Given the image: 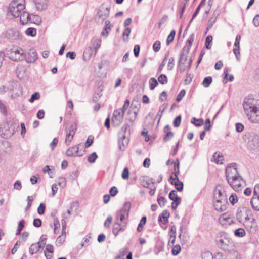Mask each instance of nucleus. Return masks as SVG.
<instances>
[{
  "label": "nucleus",
  "mask_w": 259,
  "mask_h": 259,
  "mask_svg": "<svg viewBox=\"0 0 259 259\" xmlns=\"http://www.w3.org/2000/svg\"><path fill=\"white\" fill-rule=\"evenodd\" d=\"M101 44V40H100L99 39H96L93 40V46L94 49L95 54H96V53L97 51V50L100 47Z\"/></svg>",
  "instance_id": "obj_47"
},
{
  "label": "nucleus",
  "mask_w": 259,
  "mask_h": 259,
  "mask_svg": "<svg viewBox=\"0 0 259 259\" xmlns=\"http://www.w3.org/2000/svg\"><path fill=\"white\" fill-rule=\"evenodd\" d=\"M229 201L232 205H234L238 201L237 196L236 194H232L229 197Z\"/></svg>",
  "instance_id": "obj_63"
},
{
  "label": "nucleus",
  "mask_w": 259,
  "mask_h": 259,
  "mask_svg": "<svg viewBox=\"0 0 259 259\" xmlns=\"http://www.w3.org/2000/svg\"><path fill=\"white\" fill-rule=\"evenodd\" d=\"M169 215L170 213L168 212V211L164 210L158 217V221L159 222H162L163 224H166L168 222V218L169 217Z\"/></svg>",
  "instance_id": "obj_19"
},
{
  "label": "nucleus",
  "mask_w": 259,
  "mask_h": 259,
  "mask_svg": "<svg viewBox=\"0 0 259 259\" xmlns=\"http://www.w3.org/2000/svg\"><path fill=\"white\" fill-rule=\"evenodd\" d=\"M236 215V219H237V221L239 223H242L243 222V219L244 215L243 214V212H242L241 208H238L237 209Z\"/></svg>",
  "instance_id": "obj_43"
},
{
  "label": "nucleus",
  "mask_w": 259,
  "mask_h": 259,
  "mask_svg": "<svg viewBox=\"0 0 259 259\" xmlns=\"http://www.w3.org/2000/svg\"><path fill=\"white\" fill-rule=\"evenodd\" d=\"M131 208V203L130 202H126L123 204L122 208L120 209L119 212L123 213L125 214H126V217H128Z\"/></svg>",
  "instance_id": "obj_29"
},
{
  "label": "nucleus",
  "mask_w": 259,
  "mask_h": 259,
  "mask_svg": "<svg viewBox=\"0 0 259 259\" xmlns=\"http://www.w3.org/2000/svg\"><path fill=\"white\" fill-rule=\"evenodd\" d=\"M226 204H224L223 203H221L220 200H218L217 199H214L213 201V206L214 209L218 211H223L226 209Z\"/></svg>",
  "instance_id": "obj_21"
},
{
  "label": "nucleus",
  "mask_w": 259,
  "mask_h": 259,
  "mask_svg": "<svg viewBox=\"0 0 259 259\" xmlns=\"http://www.w3.org/2000/svg\"><path fill=\"white\" fill-rule=\"evenodd\" d=\"M164 248V244L162 242L160 244L157 245L155 248V253L157 255L159 252L163 251Z\"/></svg>",
  "instance_id": "obj_52"
},
{
  "label": "nucleus",
  "mask_w": 259,
  "mask_h": 259,
  "mask_svg": "<svg viewBox=\"0 0 259 259\" xmlns=\"http://www.w3.org/2000/svg\"><path fill=\"white\" fill-rule=\"evenodd\" d=\"M189 52H187L185 50L182 49L179 54V58L178 60V65L185 64L187 60V54Z\"/></svg>",
  "instance_id": "obj_20"
},
{
  "label": "nucleus",
  "mask_w": 259,
  "mask_h": 259,
  "mask_svg": "<svg viewBox=\"0 0 259 259\" xmlns=\"http://www.w3.org/2000/svg\"><path fill=\"white\" fill-rule=\"evenodd\" d=\"M186 94V91L184 89L182 90L180 93L178 94L176 97V101L177 102H180L183 98L184 97Z\"/></svg>",
  "instance_id": "obj_61"
},
{
  "label": "nucleus",
  "mask_w": 259,
  "mask_h": 259,
  "mask_svg": "<svg viewBox=\"0 0 259 259\" xmlns=\"http://www.w3.org/2000/svg\"><path fill=\"white\" fill-rule=\"evenodd\" d=\"M139 183L141 186L148 188L151 184H154L155 181L153 178H150L147 176H142L139 178Z\"/></svg>",
  "instance_id": "obj_11"
},
{
  "label": "nucleus",
  "mask_w": 259,
  "mask_h": 259,
  "mask_svg": "<svg viewBox=\"0 0 259 259\" xmlns=\"http://www.w3.org/2000/svg\"><path fill=\"white\" fill-rule=\"evenodd\" d=\"M243 226L246 230L251 233H254L257 229V226L255 218L251 220L243 223Z\"/></svg>",
  "instance_id": "obj_10"
},
{
  "label": "nucleus",
  "mask_w": 259,
  "mask_h": 259,
  "mask_svg": "<svg viewBox=\"0 0 259 259\" xmlns=\"http://www.w3.org/2000/svg\"><path fill=\"white\" fill-rule=\"evenodd\" d=\"M93 49L92 47H88L84 52L83 58L85 61H88L92 55Z\"/></svg>",
  "instance_id": "obj_30"
},
{
  "label": "nucleus",
  "mask_w": 259,
  "mask_h": 259,
  "mask_svg": "<svg viewBox=\"0 0 259 259\" xmlns=\"http://www.w3.org/2000/svg\"><path fill=\"white\" fill-rule=\"evenodd\" d=\"M180 163L179 159L177 158L174 162V172H172L174 174V176H175V179H176V180L178 181V175L180 173Z\"/></svg>",
  "instance_id": "obj_32"
},
{
  "label": "nucleus",
  "mask_w": 259,
  "mask_h": 259,
  "mask_svg": "<svg viewBox=\"0 0 259 259\" xmlns=\"http://www.w3.org/2000/svg\"><path fill=\"white\" fill-rule=\"evenodd\" d=\"M220 222L222 224L228 223L230 224L233 222V220L231 215L228 213H223L220 218Z\"/></svg>",
  "instance_id": "obj_22"
},
{
  "label": "nucleus",
  "mask_w": 259,
  "mask_h": 259,
  "mask_svg": "<svg viewBox=\"0 0 259 259\" xmlns=\"http://www.w3.org/2000/svg\"><path fill=\"white\" fill-rule=\"evenodd\" d=\"M93 141H94V137H93L91 135L89 136L88 137L86 142H85V147L88 148V147H90L92 145V144H93Z\"/></svg>",
  "instance_id": "obj_62"
},
{
  "label": "nucleus",
  "mask_w": 259,
  "mask_h": 259,
  "mask_svg": "<svg viewBox=\"0 0 259 259\" xmlns=\"http://www.w3.org/2000/svg\"><path fill=\"white\" fill-rule=\"evenodd\" d=\"M147 217L146 216L142 217L137 228V231L138 232H141L143 230L144 226L145 225Z\"/></svg>",
  "instance_id": "obj_35"
},
{
  "label": "nucleus",
  "mask_w": 259,
  "mask_h": 259,
  "mask_svg": "<svg viewBox=\"0 0 259 259\" xmlns=\"http://www.w3.org/2000/svg\"><path fill=\"white\" fill-rule=\"evenodd\" d=\"M191 122L194 124L197 127L201 126L204 123V121L202 119H197L195 117H193L191 119Z\"/></svg>",
  "instance_id": "obj_36"
},
{
  "label": "nucleus",
  "mask_w": 259,
  "mask_h": 259,
  "mask_svg": "<svg viewBox=\"0 0 259 259\" xmlns=\"http://www.w3.org/2000/svg\"><path fill=\"white\" fill-rule=\"evenodd\" d=\"M34 3L39 10H42L47 7L48 0H34Z\"/></svg>",
  "instance_id": "obj_25"
},
{
  "label": "nucleus",
  "mask_w": 259,
  "mask_h": 259,
  "mask_svg": "<svg viewBox=\"0 0 259 259\" xmlns=\"http://www.w3.org/2000/svg\"><path fill=\"white\" fill-rule=\"evenodd\" d=\"M9 57L11 60L19 62L25 60L26 54L20 48H14L11 49L9 53Z\"/></svg>",
  "instance_id": "obj_4"
},
{
  "label": "nucleus",
  "mask_w": 259,
  "mask_h": 259,
  "mask_svg": "<svg viewBox=\"0 0 259 259\" xmlns=\"http://www.w3.org/2000/svg\"><path fill=\"white\" fill-rule=\"evenodd\" d=\"M79 145L80 144H78V145L72 146L68 148L66 151L67 156L69 157L81 156L82 154L79 153Z\"/></svg>",
  "instance_id": "obj_13"
},
{
  "label": "nucleus",
  "mask_w": 259,
  "mask_h": 259,
  "mask_svg": "<svg viewBox=\"0 0 259 259\" xmlns=\"http://www.w3.org/2000/svg\"><path fill=\"white\" fill-rule=\"evenodd\" d=\"M195 35L194 33H192L189 36L188 39L187 40L186 45L182 48L184 51L185 50L187 52H189L191 47L192 45L193 42L194 40Z\"/></svg>",
  "instance_id": "obj_24"
},
{
  "label": "nucleus",
  "mask_w": 259,
  "mask_h": 259,
  "mask_svg": "<svg viewBox=\"0 0 259 259\" xmlns=\"http://www.w3.org/2000/svg\"><path fill=\"white\" fill-rule=\"evenodd\" d=\"M256 104V100L254 98L249 96L245 98L243 102V107L245 114L258 109Z\"/></svg>",
  "instance_id": "obj_3"
},
{
  "label": "nucleus",
  "mask_w": 259,
  "mask_h": 259,
  "mask_svg": "<svg viewBox=\"0 0 259 259\" xmlns=\"http://www.w3.org/2000/svg\"><path fill=\"white\" fill-rule=\"evenodd\" d=\"M170 183L171 185H174L175 189L177 191L179 192L183 191L184 187L183 183L182 181H180L179 178L178 181L176 180V181H170Z\"/></svg>",
  "instance_id": "obj_28"
},
{
  "label": "nucleus",
  "mask_w": 259,
  "mask_h": 259,
  "mask_svg": "<svg viewBox=\"0 0 259 259\" xmlns=\"http://www.w3.org/2000/svg\"><path fill=\"white\" fill-rule=\"evenodd\" d=\"M129 139L126 137L125 134H122L121 137L118 140V147L121 151H124L127 146Z\"/></svg>",
  "instance_id": "obj_15"
},
{
  "label": "nucleus",
  "mask_w": 259,
  "mask_h": 259,
  "mask_svg": "<svg viewBox=\"0 0 259 259\" xmlns=\"http://www.w3.org/2000/svg\"><path fill=\"white\" fill-rule=\"evenodd\" d=\"M77 130V124L73 123L71 124L68 130H65L66 137L74 136Z\"/></svg>",
  "instance_id": "obj_23"
},
{
  "label": "nucleus",
  "mask_w": 259,
  "mask_h": 259,
  "mask_svg": "<svg viewBox=\"0 0 259 259\" xmlns=\"http://www.w3.org/2000/svg\"><path fill=\"white\" fill-rule=\"evenodd\" d=\"M246 115L248 119L251 123H259V110L253 111L247 114Z\"/></svg>",
  "instance_id": "obj_12"
},
{
  "label": "nucleus",
  "mask_w": 259,
  "mask_h": 259,
  "mask_svg": "<svg viewBox=\"0 0 259 259\" xmlns=\"http://www.w3.org/2000/svg\"><path fill=\"white\" fill-rule=\"evenodd\" d=\"M171 200L173 201L171 203V208L173 210H176L181 202V198L180 197H177L175 198V199Z\"/></svg>",
  "instance_id": "obj_38"
},
{
  "label": "nucleus",
  "mask_w": 259,
  "mask_h": 259,
  "mask_svg": "<svg viewBox=\"0 0 259 259\" xmlns=\"http://www.w3.org/2000/svg\"><path fill=\"white\" fill-rule=\"evenodd\" d=\"M219 259H240V257L237 252H234L233 253H230L224 257Z\"/></svg>",
  "instance_id": "obj_39"
},
{
  "label": "nucleus",
  "mask_w": 259,
  "mask_h": 259,
  "mask_svg": "<svg viewBox=\"0 0 259 259\" xmlns=\"http://www.w3.org/2000/svg\"><path fill=\"white\" fill-rule=\"evenodd\" d=\"M54 234H57L59 230L58 228L60 227V223L57 217L54 218Z\"/></svg>",
  "instance_id": "obj_51"
},
{
  "label": "nucleus",
  "mask_w": 259,
  "mask_h": 259,
  "mask_svg": "<svg viewBox=\"0 0 259 259\" xmlns=\"http://www.w3.org/2000/svg\"><path fill=\"white\" fill-rule=\"evenodd\" d=\"M26 34L28 36H30L31 37H34L36 34V29L33 27H29L26 30Z\"/></svg>",
  "instance_id": "obj_42"
},
{
  "label": "nucleus",
  "mask_w": 259,
  "mask_h": 259,
  "mask_svg": "<svg viewBox=\"0 0 259 259\" xmlns=\"http://www.w3.org/2000/svg\"><path fill=\"white\" fill-rule=\"evenodd\" d=\"M175 58L173 57L169 59L168 63L167 64V70L171 71L173 69L175 65L174 63Z\"/></svg>",
  "instance_id": "obj_56"
},
{
  "label": "nucleus",
  "mask_w": 259,
  "mask_h": 259,
  "mask_svg": "<svg viewBox=\"0 0 259 259\" xmlns=\"http://www.w3.org/2000/svg\"><path fill=\"white\" fill-rule=\"evenodd\" d=\"M40 98V95L38 92H35L31 95L29 101L30 103H33L35 100H38Z\"/></svg>",
  "instance_id": "obj_54"
},
{
  "label": "nucleus",
  "mask_w": 259,
  "mask_h": 259,
  "mask_svg": "<svg viewBox=\"0 0 259 259\" xmlns=\"http://www.w3.org/2000/svg\"><path fill=\"white\" fill-rule=\"evenodd\" d=\"M25 8V6L22 4H17L16 2L13 1L11 3L9 7V12L15 18L19 17L21 11Z\"/></svg>",
  "instance_id": "obj_5"
},
{
  "label": "nucleus",
  "mask_w": 259,
  "mask_h": 259,
  "mask_svg": "<svg viewBox=\"0 0 259 259\" xmlns=\"http://www.w3.org/2000/svg\"><path fill=\"white\" fill-rule=\"evenodd\" d=\"M174 134L172 132H167L165 135L163 137V141L165 142H167L169 141L173 137H174Z\"/></svg>",
  "instance_id": "obj_58"
},
{
  "label": "nucleus",
  "mask_w": 259,
  "mask_h": 259,
  "mask_svg": "<svg viewBox=\"0 0 259 259\" xmlns=\"http://www.w3.org/2000/svg\"><path fill=\"white\" fill-rule=\"evenodd\" d=\"M5 37L10 41H14L19 39L20 33L16 29H10L6 32Z\"/></svg>",
  "instance_id": "obj_9"
},
{
  "label": "nucleus",
  "mask_w": 259,
  "mask_h": 259,
  "mask_svg": "<svg viewBox=\"0 0 259 259\" xmlns=\"http://www.w3.org/2000/svg\"><path fill=\"white\" fill-rule=\"evenodd\" d=\"M15 130L14 127H11L10 124L7 123H3L0 127V135L4 138H9L11 137L14 133Z\"/></svg>",
  "instance_id": "obj_6"
},
{
  "label": "nucleus",
  "mask_w": 259,
  "mask_h": 259,
  "mask_svg": "<svg viewBox=\"0 0 259 259\" xmlns=\"http://www.w3.org/2000/svg\"><path fill=\"white\" fill-rule=\"evenodd\" d=\"M98 158V155L96 152H93L90 154L88 157L87 160L90 163H94Z\"/></svg>",
  "instance_id": "obj_45"
},
{
  "label": "nucleus",
  "mask_w": 259,
  "mask_h": 259,
  "mask_svg": "<svg viewBox=\"0 0 259 259\" xmlns=\"http://www.w3.org/2000/svg\"><path fill=\"white\" fill-rule=\"evenodd\" d=\"M214 199H217L218 200H220L221 203H223L224 204L227 203V198L226 194H223L220 196L217 197L215 195L214 196Z\"/></svg>",
  "instance_id": "obj_50"
},
{
  "label": "nucleus",
  "mask_w": 259,
  "mask_h": 259,
  "mask_svg": "<svg viewBox=\"0 0 259 259\" xmlns=\"http://www.w3.org/2000/svg\"><path fill=\"white\" fill-rule=\"evenodd\" d=\"M33 21L34 23L40 24L41 22V19L40 17L37 15H33L31 16V21Z\"/></svg>",
  "instance_id": "obj_60"
},
{
  "label": "nucleus",
  "mask_w": 259,
  "mask_h": 259,
  "mask_svg": "<svg viewBox=\"0 0 259 259\" xmlns=\"http://www.w3.org/2000/svg\"><path fill=\"white\" fill-rule=\"evenodd\" d=\"M157 202L161 207H163L167 202V199L163 196H159L157 198Z\"/></svg>",
  "instance_id": "obj_48"
},
{
  "label": "nucleus",
  "mask_w": 259,
  "mask_h": 259,
  "mask_svg": "<svg viewBox=\"0 0 259 259\" xmlns=\"http://www.w3.org/2000/svg\"><path fill=\"white\" fill-rule=\"evenodd\" d=\"M126 225H121L119 222L116 221L113 225L112 229V233L115 236H117L119 232H122L124 231L126 229Z\"/></svg>",
  "instance_id": "obj_14"
},
{
  "label": "nucleus",
  "mask_w": 259,
  "mask_h": 259,
  "mask_svg": "<svg viewBox=\"0 0 259 259\" xmlns=\"http://www.w3.org/2000/svg\"><path fill=\"white\" fill-rule=\"evenodd\" d=\"M214 161L217 164H222V161L223 160V156L220 152H215L213 155Z\"/></svg>",
  "instance_id": "obj_34"
},
{
  "label": "nucleus",
  "mask_w": 259,
  "mask_h": 259,
  "mask_svg": "<svg viewBox=\"0 0 259 259\" xmlns=\"http://www.w3.org/2000/svg\"><path fill=\"white\" fill-rule=\"evenodd\" d=\"M118 192V190L115 186L112 187L109 190L110 195L112 197L115 196Z\"/></svg>",
  "instance_id": "obj_64"
},
{
  "label": "nucleus",
  "mask_w": 259,
  "mask_h": 259,
  "mask_svg": "<svg viewBox=\"0 0 259 259\" xmlns=\"http://www.w3.org/2000/svg\"><path fill=\"white\" fill-rule=\"evenodd\" d=\"M111 25L110 24V21H109V20L106 21H105V25L104 27L103 31L101 33V35L102 36L107 37L108 34V30L111 29Z\"/></svg>",
  "instance_id": "obj_33"
},
{
  "label": "nucleus",
  "mask_w": 259,
  "mask_h": 259,
  "mask_svg": "<svg viewBox=\"0 0 259 259\" xmlns=\"http://www.w3.org/2000/svg\"><path fill=\"white\" fill-rule=\"evenodd\" d=\"M246 234L245 231L242 228H238L234 231V235L236 237H243L245 236Z\"/></svg>",
  "instance_id": "obj_37"
},
{
  "label": "nucleus",
  "mask_w": 259,
  "mask_h": 259,
  "mask_svg": "<svg viewBox=\"0 0 259 259\" xmlns=\"http://www.w3.org/2000/svg\"><path fill=\"white\" fill-rule=\"evenodd\" d=\"M250 204L254 210L259 211V197H252L250 200Z\"/></svg>",
  "instance_id": "obj_27"
},
{
  "label": "nucleus",
  "mask_w": 259,
  "mask_h": 259,
  "mask_svg": "<svg viewBox=\"0 0 259 259\" xmlns=\"http://www.w3.org/2000/svg\"><path fill=\"white\" fill-rule=\"evenodd\" d=\"M65 236H59L56 239V245L57 246H60L65 241Z\"/></svg>",
  "instance_id": "obj_57"
},
{
  "label": "nucleus",
  "mask_w": 259,
  "mask_h": 259,
  "mask_svg": "<svg viewBox=\"0 0 259 259\" xmlns=\"http://www.w3.org/2000/svg\"><path fill=\"white\" fill-rule=\"evenodd\" d=\"M124 113L121 109H117L114 111L112 122L113 126H118L122 122Z\"/></svg>",
  "instance_id": "obj_8"
},
{
  "label": "nucleus",
  "mask_w": 259,
  "mask_h": 259,
  "mask_svg": "<svg viewBox=\"0 0 259 259\" xmlns=\"http://www.w3.org/2000/svg\"><path fill=\"white\" fill-rule=\"evenodd\" d=\"M19 17L20 21L23 25L27 24L28 22H31V16L26 12L23 11L21 13Z\"/></svg>",
  "instance_id": "obj_18"
},
{
  "label": "nucleus",
  "mask_w": 259,
  "mask_h": 259,
  "mask_svg": "<svg viewBox=\"0 0 259 259\" xmlns=\"http://www.w3.org/2000/svg\"><path fill=\"white\" fill-rule=\"evenodd\" d=\"M46 205L44 203H41L40 204L37 208V212L39 215H42L45 211Z\"/></svg>",
  "instance_id": "obj_59"
},
{
  "label": "nucleus",
  "mask_w": 259,
  "mask_h": 259,
  "mask_svg": "<svg viewBox=\"0 0 259 259\" xmlns=\"http://www.w3.org/2000/svg\"><path fill=\"white\" fill-rule=\"evenodd\" d=\"M251 144L253 145L252 148H256L259 147V137L256 136L250 141Z\"/></svg>",
  "instance_id": "obj_55"
},
{
  "label": "nucleus",
  "mask_w": 259,
  "mask_h": 259,
  "mask_svg": "<svg viewBox=\"0 0 259 259\" xmlns=\"http://www.w3.org/2000/svg\"><path fill=\"white\" fill-rule=\"evenodd\" d=\"M158 81L162 84H165L168 82L167 77L166 75L162 74L158 77Z\"/></svg>",
  "instance_id": "obj_44"
},
{
  "label": "nucleus",
  "mask_w": 259,
  "mask_h": 259,
  "mask_svg": "<svg viewBox=\"0 0 259 259\" xmlns=\"http://www.w3.org/2000/svg\"><path fill=\"white\" fill-rule=\"evenodd\" d=\"M212 82V78L211 76H207L204 78L202 84L205 87L207 88L209 87V85L211 84V83Z\"/></svg>",
  "instance_id": "obj_41"
},
{
  "label": "nucleus",
  "mask_w": 259,
  "mask_h": 259,
  "mask_svg": "<svg viewBox=\"0 0 259 259\" xmlns=\"http://www.w3.org/2000/svg\"><path fill=\"white\" fill-rule=\"evenodd\" d=\"M43 248L44 246L40 244L39 242H38L30 245L29 248V252L30 254L33 255L34 253H37L40 249H43Z\"/></svg>",
  "instance_id": "obj_17"
},
{
  "label": "nucleus",
  "mask_w": 259,
  "mask_h": 259,
  "mask_svg": "<svg viewBox=\"0 0 259 259\" xmlns=\"http://www.w3.org/2000/svg\"><path fill=\"white\" fill-rule=\"evenodd\" d=\"M212 37L211 35H208L205 39V47L207 49H209L211 47V44L212 41Z\"/></svg>",
  "instance_id": "obj_49"
},
{
  "label": "nucleus",
  "mask_w": 259,
  "mask_h": 259,
  "mask_svg": "<svg viewBox=\"0 0 259 259\" xmlns=\"http://www.w3.org/2000/svg\"><path fill=\"white\" fill-rule=\"evenodd\" d=\"M215 242L218 247L225 251L233 249L234 243L229 235L225 232H220L217 234Z\"/></svg>",
  "instance_id": "obj_1"
},
{
  "label": "nucleus",
  "mask_w": 259,
  "mask_h": 259,
  "mask_svg": "<svg viewBox=\"0 0 259 259\" xmlns=\"http://www.w3.org/2000/svg\"><path fill=\"white\" fill-rule=\"evenodd\" d=\"M181 248L179 245H174L171 250V253L174 255H177L181 251Z\"/></svg>",
  "instance_id": "obj_53"
},
{
  "label": "nucleus",
  "mask_w": 259,
  "mask_h": 259,
  "mask_svg": "<svg viewBox=\"0 0 259 259\" xmlns=\"http://www.w3.org/2000/svg\"><path fill=\"white\" fill-rule=\"evenodd\" d=\"M37 59V54L34 49H30L27 54L26 55L25 60L28 63H33Z\"/></svg>",
  "instance_id": "obj_16"
},
{
  "label": "nucleus",
  "mask_w": 259,
  "mask_h": 259,
  "mask_svg": "<svg viewBox=\"0 0 259 259\" xmlns=\"http://www.w3.org/2000/svg\"><path fill=\"white\" fill-rule=\"evenodd\" d=\"M225 174L228 182H229L230 179L233 178L234 176L238 175L239 173L237 171L236 163H232L228 165L226 168Z\"/></svg>",
  "instance_id": "obj_7"
},
{
  "label": "nucleus",
  "mask_w": 259,
  "mask_h": 259,
  "mask_svg": "<svg viewBox=\"0 0 259 259\" xmlns=\"http://www.w3.org/2000/svg\"><path fill=\"white\" fill-rule=\"evenodd\" d=\"M241 181L243 182V180L241 176L239 174H238V175L234 176L233 178L230 179L229 182L228 183L232 187L234 184H238Z\"/></svg>",
  "instance_id": "obj_26"
},
{
  "label": "nucleus",
  "mask_w": 259,
  "mask_h": 259,
  "mask_svg": "<svg viewBox=\"0 0 259 259\" xmlns=\"http://www.w3.org/2000/svg\"><path fill=\"white\" fill-rule=\"evenodd\" d=\"M110 3L109 1L105 2L99 7L95 17V21L97 24H103L108 17L110 10Z\"/></svg>",
  "instance_id": "obj_2"
},
{
  "label": "nucleus",
  "mask_w": 259,
  "mask_h": 259,
  "mask_svg": "<svg viewBox=\"0 0 259 259\" xmlns=\"http://www.w3.org/2000/svg\"><path fill=\"white\" fill-rule=\"evenodd\" d=\"M149 88L151 90H153L158 85V81L154 77L151 78L149 81Z\"/></svg>",
  "instance_id": "obj_40"
},
{
  "label": "nucleus",
  "mask_w": 259,
  "mask_h": 259,
  "mask_svg": "<svg viewBox=\"0 0 259 259\" xmlns=\"http://www.w3.org/2000/svg\"><path fill=\"white\" fill-rule=\"evenodd\" d=\"M244 209V208H243ZM245 213L244 217V220H243L242 224L243 222H247L252 220V219H254L253 215L252 214V213L251 211L247 209V208H245Z\"/></svg>",
  "instance_id": "obj_31"
},
{
  "label": "nucleus",
  "mask_w": 259,
  "mask_h": 259,
  "mask_svg": "<svg viewBox=\"0 0 259 259\" xmlns=\"http://www.w3.org/2000/svg\"><path fill=\"white\" fill-rule=\"evenodd\" d=\"M175 35H176V31L174 30H172L170 32L169 35L168 36L167 40H166V44L167 45H168L170 43L174 41Z\"/></svg>",
  "instance_id": "obj_46"
}]
</instances>
